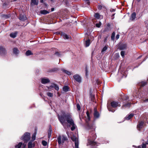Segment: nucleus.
Returning <instances> with one entry per match:
<instances>
[{"instance_id": "1", "label": "nucleus", "mask_w": 148, "mask_h": 148, "mask_svg": "<svg viewBox=\"0 0 148 148\" xmlns=\"http://www.w3.org/2000/svg\"><path fill=\"white\" fill-rule=\"evenodd\" d=\"M62 115H58V119L60 122L64 126L65 124L66 121L71 125L72 126L71 128L72 131L74 130L75 129V125L74 123V122L72 118L71 115L70 113H65L64 112H62Z\"/></svg>"}, {"instance_id": "2", "label": "nucleus", "mask_w": 148, "mask_h": 148, "mask_svg": "<svg viewBox=\"0 0 148 148\" xmlns=\"http://www.w3.org/2000/svg\"><path fill=\"white\" fill-rule=\"evenodd\" d=\"M86 128L88 130H90L89 133V138L88 139V142L87 145L95 146L97 144V143L92 140H95L96 137V135L95 133V127L93 125L88 124Z\"/></svg>"}, {"instance_id": "3", "label": "nucleus", "mask_w": 148, "mask_h": 148, "mask_svg": "<svg viewBox=\"0 0 148 148\" xmlns=\"http://www.w3.org/2000/svg\"><path fill=\"white\" fill-rule=\"evenodd\" d=\"M30 134L26 132L21 137V139L26 143L30 140Z\"/></svg>"}, {"instance_id": "4", "label": "nucleus", "mask_w": 148, "mask_h": 148, "mask_svg": "<svg viewBox=\"0 0 148 148\" xmlns=\"http://www.w3.org/2000/svg\"><path fill=\"white\" fill-rule=\"evenodd\" d=\"M57 140L58 144L60 145L63 143L64 141L67 140V138L64 135H62V136L59 135L57 138Z\"/></svg>"}, {"instance_id": "5", "label": "nucleus", "mask_w": 148, "mask_h": 148, "mask_svg": "<svg viewBox=\"0 0 148 148\" xmlns=\"http://www.w3.org/2000/svg\"><path fill=\"white\" fill-rule=\"evenodd\" d=\"M71 140L75 142V148H79V142L78 138L76 136L73 135L71 138Z\"/></svg>"}, {"instance_id": "6", "label": "nucleus", "mask_w": 148, "mask_h": 148, "mask_svg": "<svg viewBox=\"0 0 148 148\" xmlns=\"http://www.w3.org/2000/svg\"><path fill=\"white\" fill-rule=\"evenodd\" d=\"M47 87L49 89V90L50 91V89L53 88H54L57 91H58L59 90V86L57 84H51L48 86H47Z\"/></svg>"}, {"instance_id": "7", "label": "nucleus", "mask_w": 148, "mask_h": 148, "mask_svg": "<svg viewBox=\"0 0 148 148\" xmlns=\"http://www.w3.org/2000/svg\"><path fill=\"white\" fill-rule=\"evenodd\" d=\"M74 79L79 83H81L82 79L81 77L78 74H76L73 76Z\"/></svg>"}, {"instance_id": "8", "label": "nucleus", "mask_w": 148, "mask_h": 148, "mask_svg": "<svg viewBox=\"0 0 148 148\" xmlns=\"http://www.w3.org/2000/svg\"><path fill=\"white\" fill-rule=\"evenodd\" d=\"M41 82L43 84H45L50 82L49 79L47 78H42L41 79Z\"/></svg>"}, {"instance_id": "9", "label": "nucleus", "mask_w": 148, "mask_h": 148, "mask_svg": "<svg viewBox=\"0 0 148 148\" xmlns=\"http://www.w3.org/2000/svg\"><path fill=\"white\" fill-rule=\"evenodd\" d=\"M111 105L112 107L115 108L117 106L120 107L121 106L120 104H119L116 101H113L111 103Z\"/></svg>"}, {"instance_id": "10", "label": "nucleus", "mask_w": 148, "mask_h": 148, "mask_svg": "<svg viewBox=\"0 0 148 148\" xmlns=\"http://www.w3.org/2000/svg\"><path fill=\"white\" fill-rule=\"evenodd\" d=\"M5 48L2 47H0V54L3 55L5 53Z\"/></svg>"}, {"instance_id": "11", "label": "nucleus", "mask_w": 148, "mask_h": 148, "mask_svg": "<svg viewBox=\"0 0 148 148\" xmlns=\"http://www.w3.org/2000/svg\"><path fill=\"white\" fill-rule=\"evenodd\" d=\"M26 19L27 17L25 15L22 14L20 15V17H19V19L20 20L22 21H24Z\"/></svg>"}, {"instance_id": "12", "label": "nucleus", "mask_w": 148, "mask_h": 148, "mask_svg": "<svg viewBox=\"0 0 148 148\" xmlns=\"http://www.w3.org/2000/svg\"><path fill=\"white\" fill-rule=\"evenodd\" d=\"M95 17L98 19H100V18H102L103 16H102L100 15L98 13H95L94 14Z\"/></svg>"}, {"instance_id": "13", "label": "nucleus", "mask_w": 148, "mask_h": 148, "mask_svg": "<svg viewBox=\"0 0 148 148\" xmlns=\"http://www.w3.org/2000/svg\"><path fill=\"white\" fill-rule=\"evenodd\" d=\"M35 145L32 141H29L28 145V148H33L34 147Z\"/></svg>"}, {"instance_id": "14", "label": "nucleus", "mask_w": 148, "mask_h": 148, "mask_svg": "<svg viewBox=\"0 0 148 148\" xmlns=\"http://www.w3.org/2000/svg\"><path fill=\"white\" fill-rule=\"evenodd\" d=\"M143 124L144 123L142 121H141L139 123L137 126L138 130H140L142 128Z\"/></svg>"}, {"instance_id": "15", "label": "nucleus", "mask_w": 148, "mask_h": 148, "mask_svg": "<svg viewBox=\"0 0 148 148\" xmlns=\"http://www.w3.org/2000/svg\"><path fill=\"white\" fill-rule=\"evenodd\" d=\"M136 18V14L134 12L131 15L130 19L132 21H134Z\"/></svg>"}, {"instance_id": "16", "label": "nucleus", "mask_w": 148, "mask_h": 148, "mask_svg": "<svg viewBox=\"0 0 148 148\" xmlns=\"http://www.w3.org/2000/svg\"><path fill=\"white\" fill-rule=\"evenodd\" d=\"M94 116L95 117L98 118L99 116V114L98 112L97 111V109L96 108H94Z\"/></svg>"}, {"instance_id": "17", "label": "nucleus", "mask_w": 148, "mask_h": 148, "mask_svg": "<svg viewBox=\"0 0 148 148\" xmlns=\"http://www.w3.org/2000/svg\"><path fill=\"white\" fill-rule=\"evenodd\" d=\"M38 0H31V4L32 5H37L38 4Z\"/></svg>"}, {"instance_id": "18", "label": "nucleus", "mask_w": 148, "mask_h": 148, "mask_svg": "<svg viewBox=\"0 0 148 148\" xmlns=\"http://www.w3.org/2000/svg\"><path fill=\"white\" fill-rule=\"evenodd\" d=\"M17 34V33L16 32L11 33L10 34V36L12 38H15Z\"/></svg>"}, {"instance_id": "19", "label": "nucleus", "mask_w": 148, "mask_h": 148, "mask_svg": "<svg viewBox=\"0 0 148 148\" xmlns=\"http://www.w3.org/2000/svg\"><path fill=\"white\" fill-rule=\"evenodd\" d=\"M13 52L14 53L15 55H17L19 53V50L17 48H15L13 49Z\"/></svg>"}, {"instance_id": "20", "label": "nucleus", "mask_w": 148, "mask_h": 148, "mask_svg": "<svg viewBox=\"0 0 148 148\" xmlns=\"http://www.w3.org/2000/svg\"><path fill=\"white\" fill-rule=\"evenodd\" d=\"M134 115L133 114H131L127 116H126L125 117V119L127 120H129L131 118H132Z\"/></svg>"}, {"instance_id": "21", "label": "nucleus", "mask_w": 148, "mask_h": 148, "mask_svg": "<svg viewBox=\"0 0 148 148\" xmlns=\"http://www.w3.org/2000/svg\"><path fill=\"white\" fill-rule=\"evenodd\" d=\"M62 71L63 72L69 75H70L71 74V73L70 72L67 70H66L64 69H62Z\"/></svg>"}, {"instance_id": "22", "label": "nucleus", "mask_w": 148, "mask_h": 148, "mask_svg": "<svg viewBox=\"0 0 148 148\" xmlns=\"http://www.w3.org/2000/svg\"><path fill=\"white\" fill-rule=\"evenodd\" d=\"M40 13L42 14H46L49 13V12L45 10H43L40 11Z\"/></svg>"}, {"instance_id": "23", "label": "nucleus", "mask_w": 148, "mask_h": 148, "mask_svg": "<svg viewBox=\"0 0 148 148\" xmlns=\"http://www.w3.org/2000/svg\"><path fill=\"white\" fill-rule=\"evenodd\" d=\"M63 36L64 38L65 39H67L70 38V36L69 35H68L65 34H63Z\"/></svg>"}, {"instance_id": "24", "label": "nucleus", "mask_w": 148, "mask_h": 148, "mask_svg": "<svg viewBox=\"0 0 148 148\" xmlns=\"http://www.w3.org/2000/svg\"><path fill=\"white\" fill-rule=\"evenodd\" d=\"M90 43V39H88L86 40L85 42V45L86 47L89 46Z\"/></svg>"}, {"instance_id": "25", "label": "nucleus", "mask_w": 148, "mask_h": 148, "mask_svg": "<svg viewBox=\"0 0 148 148\" xmlns=\"http://www.w3.org/2000/svg\"><path fill=\"white\" fill-rule=\"evenodd\" d=\"M22 145L23 143H22L20 142L18 145L15 146V147L16 148H21Z\"/></svg>"}, {"instance_id": "26", "label": "nucleus", "mask_w": 148, "mask_h": 148, "mask_svg": "<svg viewBox=\"0 0 148 148\" xmlns=\"http://www.w3.org/2000/svg\"><path fill=\"white\" fill-rule=\"evenodd\" d=\"M10 16V15L2 14L1 15V17L5 18L7 19Z\"/></svg>"}, {"instance_id": "27", "label": "nucleus", "mask_w": 148, "mask_h": 148, "mask_svg": "<svg viewBox=\"0 0 148 148\" xmlns=\"http://www.w3.org/2000/svg\"><path fill=\"white\" fill-rule=\"evenodd\" d=\"M32 54H33V53H32L31 51L29 50H28L26 52V55L27 56Z\"/></svg>"}, {"instance_id": "28", "label": "nucleus", "mask_w": 148, "mask_h": 148, "mask_svg": "<svg viewBox=\"0 0 148 148\" xmlns=\"http://www.w3.org/2000/svg\"><path fill=\"white\" fill-rule=\"evenodd\" d=\"M69 87L68 86H66L63 88V90L65 92H67L68 91Z\"/></svg>"}, {"instance_id": "29", "label": "nucleus", "mask_w": 148, "mask_h": 148, "mask_svg": "<svg viewBox=\"0 0 148 148\" xmlns=\"http://www.w3.org/2000/svg\"><path fill=\"white\" fill-rule=\"evenodd\" d=\"M130 105L131 104L130 103H128L127 104L123 105V106H122V108H123L124 106H125L127 107H129Z\"/></svg>"}, {"instance_id": "30", "label": "nucleus", "mask_w": 148, "mask_h": 148, "mask_svg": "<svg viewBox=\"0 0 148 148\" xmlns=\"http://www.w3.org/2000/svg\"><path fill=\"white\" fill-rule=\"evenodd\" d=\"M47 95L49 97H52L53 95V93L50 92H47Z\"/></svg>"}, {"instance_id": "31", "label": "nucleus", "mask_w": 148, "mask_h": 148, "mask_svg": "<svg viewBox=\"0 0 148 148\" xmlns=\"http://www.w3.org/2000/svg\"><path fill=\"white\" fill-rule=\"evenodd\" d=\"M115 33L114 32H113L111 36V38L112 40H113L114 39V38L115 36Z\"/></svg>"}, {"instance_id": "32", "label": "nucleus", "mask_w": 148, "mask_h": 148, "mask_svg": "<svg viewBox=\"0 0 148 148\" xmlns=\"http://www.w3.org/2000/svg\"><path fill=\"white\" fill-rule=\"evenodd\" d=\"M42 144L44 146H46L47 145V142L45 140H43L42 141Z\"/></svg>"}, {"instance_id": "33", "label": "nucleus", "mask_w": 148, "mask_h": 148, "mask_svg": "<svg viewBox=\"0 0 148 148\" xmlns=\"http://www.w3.org/2000/svg\"><path fill=\"white\" fill-rule=\"evenodd\" d=\"M51 130L50 129L48 131V138H50L51 137Z\"/></svg>"}, {"instance_id": "34", "label": "nucleus", "mask_w": 148, "mask_h": 148, "mask_svg": "<svg viewBox=\"0 0 148 148\" xmlns=\"http://www.w3.org/2000/svg\"><path fill=\"white\" fill-rule=\"evenodd\" d=\"M36 139V134H34L32 136V141H34Z\"/></svg>"}, {"instance_id": "35", "label": "nucleus", "mask_w": 148, "mask_h": 148, "mask_svg": "<svg viewBox=\"0 0 148 148\" xmlns=\"http://www.w3.org/2000/svg\"><path fill=\"white\" fill-rule=\"evenodd\" d=\"M107 49V47L106 46L104 47L103 49L101 52H104Z\"/></svg>"}, {"instance_id": "36", "label": "nucleus", "mask_w": 148, "mask_h": 148, "mask_svg": "<svg viewBox=\"0 0 148 148\" xmlns=\"http://www.w3.org/2000/svg\"><path fill=\"white\" fill-rule=\"evenodd\" d=\"M101 23L100 22L98 23H97L96 24V26L97 27H99L101 25Z\"/></svg>"}, {"instance_id": "37", "label": "nucleus", "mask_w": 148, "mask_h": 148, "mask_svg": "<svg viewBox=\"0 0 148 148\" xmlns=\"http://www.w3.org/2000/svg\"><path fill=\"white\" fill-rule=\"evenodd\" d=\"M126 45L125 44H124L121 46V48L122 49H124L126 48Z\"/></svg>"}, {"instance_id": "38", "label": "nucleus", "mask_w": 148, "mask_h": 148, "mask_svg": "<svg viewBox=\"0 0 148 148\" xmlns=\"http://www.w3.org/2000/svg\"><path fill=\"white\" fill-rule=\"evenodd\" d=\"M121 54L122 57L123 58L124 57L125 52L124 51H121Z\"/></svg>"}, {"instance_id": "39", "label": "nucleus", "mask_w": 148, "mask_h": 148, "mask_svg": "<svg viewBox=\"0 0 148 148\" xmlns=\"http://www.w3.org/2000/svg\"><path fill=\"white\" fill-rule=\"evenodd\" d=\"M77 109L78 110H80V106H79V104H77Z\"/></svg>"}, {"instance_id": "40", "label": "nucleus", "mask_w": 148, "mask_h": 148, "mask_svg": "<svg viewBox=\"0 0 148 148\" xmlns=\"http://www.w3.org/2000/svg\"><path fill=\"white\" fill-rule=\"evenodd\" d=\"M142 148H146V144H145L143 143L142 145Z\"/></svg>"}, {"instance_id": "41", "label": "nucleus", "mask_w": 148, "mask_h": 148, "mask_svg": "<svg viewBox=\"0 0 148 148\" xmlns=\"http://www.w3.org/2000/svg\"><path fill=\"white\" fill-rule=\"evenodd\" d=\"M124 99L125 100H127L129 99V97L128 96H125L124 97Z\"/></svg>"}, {"instance_id": "42", "label": "nucleus", "mask_w": 148, "mask_h": 148, "mask_svg": "<svg viewBox=\"0 0 148 148\" xmlns=\"http://www.w3.org/2000/svg\"><path fill=\"white\" fill-rule=\"evenodd\" d=\"M55 54L57 55V56H59L60 55V53L59 52H56L55 53Z\"/></svg>"}, {"instance_id": "43", "label": "nucleus", "mask_w": 148, "mask_h": 148, "mask_svg": "<svg viewBox=\"0 0 148 148\" xmlns=\"http://www.w3.org/2000/svg\"><path fill=\"white\" fill-rule=\"evenodd\" d=\"M109 30V29H108V28H105L104 30H103V32H106L107 31H108V30Z\"/></svg>"}, {"instance_id": "44", "label": "nucleus", "mask_w": 148, "mask_h": 148, "mask_svg": "<svg viewBox=\"0 0 148 148\" xmlns=\"http://www.w3.org/2000/svg\"><path fill=\"white\" fill-rule=\"evenodd\" d=\"M86 114H87V116L88 117V119H90V117H89V114L88 112H87Z\"/></svg>"}, {"instance_id": "45", "label": "nucleus", "mask_w": 148, "mask_h": 148, "mask_svg": "<svg viewBox=\"0 0 148 148\" xmlns=\"http://www.w3.org/2000/svg\"><path fill=\"white\" fill-rule=\"evenodd\" d=\"M108 110L110 111H111L112 112H114V111L110 109L108 107Z\"/></svg>"}, {"instance_id": "46", "label": "nucleus", "mask_w": 148, "mask_h": 148, "mask_svg": "<svg viewBox=\"0 0 148 148\" xmlns=\"http://www.w3.org/2000/svg\"><path fill=\"white\" fill-rule=\"evenodd\" d=\"M119 34H117L116 36V38L117 39H118L119 38Z\"/></svg>"}, {"instance_id": "47", "label": "nucleus", "mask_w": 148, "mask_h": 148, "mask_svg": "<svg viewBox=\"0 0 148 148\" xmlns=\"http://www.w3.org/2000/svg\"><path fill=\"white\" fill-rule=\"evenodd\" d=\"M102 7L101 5H99L98 7V9L99 10H101L102 9Z\"/></svg>"}, {"instance_id": "48", "label": "nucleus", "mask_w": 148, "mask_h": 148, "mask_svg": "<svg viewBox=\"0 0 148 148\" xmlns=\"http://www.w3.org/2000/svg\"><path fill=\"white\" fill-rule=\"evenodd\" d=\"M146 84V83L145 82H144L142 84V86H145Z\"/></svg>"}, {"instance_id": "49", "label": "nucleus", "mask_w": 148, "mask_h": 148, "mask_svg": "<svg viewBox=\"0 0 148 148\" xmlns=\"http://www.w3.org/2000/svg\"><path fill=\"white\" fill-rule=\"evenodd\" d=\"M110 11L111 12H114L115 11V10L114 9H112L110 10Z\"/></svg>"}, {"instance_id": "50", "label": "nucleus", "mask_w": 148, "mask_h": 148, "mask_svg": "<svg viewBox=\"0 0 148 148\" xmlns=\"http://www.w3.org/2000/svg\"><path fill=\"white\" fill-rule=\"evenodd\" d=\"M144 101L145 102L148 101V99H146Z\"/></svg>"}, {"instance_id": "51", "label": "nucleus", "mask_w": 148, "mask_h": 148, "mask_svg": "<svg viewBox=\"0 0 148 148\" xmlns=\"http://www.w3.org/2000/svg\"><path fill=\"white\" fill-rule=\"evenodd\" d=\"M141 147H142V146L140 145V146H138L137 148H141Z\"/></svg>"}, {"instance_id": "52", "label": "nucleus", "mask_w": 148, "mask_h": 148, "mask_svg": "<svg viewBox=\"0 0 148 148\" xmlns=\"http://www.w3.org/2000/svg\"><path fill=\"white\" fill-rule=\"evenodd\" d=\"M54 10V8H52L51 9V10L52 11H53Z\"/></svg>"}, {"instance_id": "53", "label": "nucleus", "mask_w": 148, "mask_h": 148, "mask_svg": "<svg viewBox=\"0 0 148 148\" xmlns=\"http://www.w3.org/2000/svg\"><path fill=\"white\" fill-rule=\"evenodd\" d=\"M86 75H87V73H88V71H87V69H86Z\"/></svg>"}, {"instance_id": "54", "label": "nucleus", "mask_w": 148, "mask_h": 148, "mask_svg": "<svg viewBox=\"0 0 148 148\" xmlns=\"http://www.w3.org/2000/svg\"><path fill=\"white\" fill-rule=\"evenodd\" d=\"M43 1H44V0H40V1L41 3H43Z\"/></svg>"}, {"instance_id": "55", "label": "nucleus", "mask_w": 148, "mask_h": 148, "mask_svg": "<svg viewBox=\"0 0 148 148\" xmlns=\"http://www.w3.org/2000/svg\"><path fill=\"white\" fill-rule=\"evenodd\" d=\"M142 56H139L138 58V59H139L140 58H141L142 57Z\"/></svg>"}, {"instance_id": "56", "label": "nucleus", "mask_w": 148, "mask_h": 148, "mask_svg": "<svg viewBox=\"0 0 148 148\" xmlns=\"http://www.w3.org/2000/svg\"><path fill=\"white\" fill-rule=\"evenodd\" d=\"M137 1H138V2H139L140 1V0H136Z\"/></svg>"}, {"instance_id": "57", "label": "nucleus", "mask_w": 148, "mask_h": 148, "mask_svg": "<svg viewBox=\"0 0 148 148\" xmlns=\"http://www.w3.org/2000/svg\"><path fill=\"white\" fill-rule=\"evenodd\" d=\"M89 0H84L85 1H88Z\"/></svg>"}, {"instance_id": "58", "label": "nucleus", "mask_w": 148, "mask_h": 148, "mask_svg": "<svg viewBox=\"0 0 148 148\" xmlns=\"http://www.w3.org/2000/svg\"><path fill=\"white\" fill-rule=\"evenodd\" d=\"M145 144L146 145H148V143H147L146 144Z\"/></svg>"}, {"instance_id": "59", "label": "nucleus", "mask_w": 148, "mask_h": 148, "mask_svg": "<svg viewBox=\"0 0 148 148\" xmlns=\"http://www.w3.org/2000/svg\"><path fill=\"white\" fill-rule=\"evenodd\" d=\"M114 14H113L112 15V16H113L114 15Z\"/></svg>"}, {"instance_id": "60", "label": "nucleus", "mask_w": 148, "mask_h": 148, "mask_svg": "<svg viewBox=\"0 0 148 148\" xmlns=\"http://www.w3.org/2000/svg\"><path fill=\"white\" fill-rule=\"evenodd\" d=\"M106 39H105V41H106Z\"/></svg>"}, {"instance_id": "61", "label": "nucleus", "mask_w": 148, "mask_h": 148, "mask_svg": "<svg viewBox=\"0 0 148 148\" xmlns=\"http://www.w3.org/2000/svg\"><path fill=\"white\" fill-rule=\"evenodd\" d=\"M14 0V1H16L17 0Z\"/></svg>"}, {"instance_id": "62", "label": "nucleus", "mask_w": 148, "mask_h": 148, "mask_svg": "<svg viewBox=\"0 0 148 148\" xmlns=\"http://www.w3.org/2000/svg\"><path fill=\"white\" fill-rule=\"evenodd\" d=\"M66 133H67V134L68 135V132H66Z\"/></svg>"}, {"instance_id": "63", "label": "nucleus", "mask_w": 148, "mask_h": 148, "mask_svg": "<svg viewBox=\"0 0 148 148\" xmlns=\"http://www.w3.org/2000/svg\"><path fill=\"white\" fill-rule=\"evenodd\" d=\"M58 94H59V92H58Z\"/></svg>"}, {"instance_id": "64", "label": "nucleus", "mask_w": 148, "mask_h": 148, "mask_svg": "<svg viewBox=\"0 0 148 148\" xmlns=\"http://www.w3.org/2000/svg\"><path fill=\"white\" fill-rule=\"evenodd\" d=\"M25 146H24V148H25Z\"/></svg>"}]
</instances>
